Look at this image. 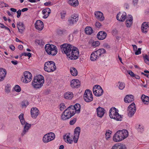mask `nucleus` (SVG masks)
<instances>
[{
    "label": "nucleus",
    "mask_w": 149,
    "mask_h": 149,
    "mask_svg": "<svg viewBox=\"0 0 149 149\" xmlns=\"http://www.w3.org/2000/svg\"><path fill=\"white\" fill-rule=\"evenodd\" d=\"M95 26L97 28H99L101 26V24L99 22H96L95 24Z\"/></svg>",
    "instance_id": "57"
},
{
    "label": "nucleus",
    "mask_w": 149,
    "mask_h": 149,
    "mask_svg": "<svg viewBox=\"0 0 149 149\" xmlns=\"http://www.w3.org/2000/svg\"><path fill=\"white\" fill-rule=\"evenodd\" d=\"M96 111L97 116L100 118H102L105 112V110L103 108L99 107L97 108Z\"/></svg>",
    "instance_id": "16"
},
{
    "label": "nucleus",
    "mask_w": 149,
    "mask_h": 149,
    "mask_svg": "<svg viewBox=\"0 0 149 149\" xmlns=\"http://www.w3.org/2000/svg\"><path fill=\"white\" fill-rule=\"evenodd\" d=\"M135 127L136 129L137 130H141L144 129L143 127L140 125H136Z\"/></svg>",
    "instance_id": "44"
},
{
    "label": "nucleus",
    "mask_w": 149,
    "mask_h": 149,
    "mask_svg": "<svg viewBox=\"0 0 149 149\" xmlns=\"http://www.w3.org/2000/svg\"><path fill=\"white\" fill-rule=\"evenodd\" d=\"M80 82L78 79H73L70 82V85L72 88H78L80 86Z\"/></svg>",
    "instance_id": "15"
},
{
    "label": "nucleus",
    "mask_w": 149,
    "mask_h": 149,
    "mask_svg": "<svg viewBox=\"0 0 149 149\" xmlns=\"http://www.w3.org/2000/svg\"><path fill=\"white\" fill-rule=\"evenodd\" d=\"M143 58L145 62L148 65H149V56L147 55L143 56Z\"/></svg>",
    "instance_id": "42"
},
{
    "label": "nucleus",
    "mask_w": 149,
    "mask_h": 149,
    "mask_svg": "<svg viewBox=\"0 0 149 149\" xmlns=\"http://www.w3.org/2000/svg\"><path fill=\"white\" fill-rule=\"evenodd\" d=\"M44 5L46 6L49 5H52V3L51 2L49 1L48 2H46L44 3Z\"/></svg>",
    "instance_id": "59"
},
{
    "label": "nucleus",
    "mask_w": 149,
    "mask_h": 149,
    "mask_svg": "<svg viewBox=\"0 0 149 149\" xmlns=\"http://www.w3.org/2000/svg\"><path fill=\"white\" fill-rule=\"evenodd\" d=\"M9 48L12 51L14 50L15 49V47L13 45H11L10 46Z\"/></svg>",
    "instance_id": "62"
},
{
    "label": "nucleus",
    "mask_w": 149,
    "mask_h": 149,
    "mask_svg": "<svg viewBox=\"0 0 149 149\" xmlns=\"http://www.w3.org/2000/svg\"><path fill=\"white\" fill-rule=\"evenodd\" d=\"M77 120L76 118H74V119L70 120V125H73L75 123Z\"/></svg>",
    "instance_id": "53"
},
{
    "label": "nucleus",
    "mask_w": 149,
    "mask_h": 149,
    "mask_svg": "<svg viewBox=\"0 0 149 149\" xmlns=\"http://www.w3.org/2000/svg\"><path fill=\"white\" fill-rule=\"evenodd\" d=\"M14 89L17 92H20L21 91L20 87L18 85H16L15 86Z\"/></svg>",
    "instance_id": "45"
},
{
    "label": "nucleus",
    "mask_w": 149,
    "mask_h": 149,
    "mask_svg": "<svg viewBox=\"0 0 149 149\" xmlns=\"http://www.w3.org/2000/svg\"><path fill=\"white\" fill-rule=\"evenodd\" d=\"M138 0H133V3L134 6H137Z\"/></svg>",
    "instance_id": "58"
},
{
    "label": "nucleus",
    "mask_w": 149,
    "mask_h": 149,
    "mask_svg": "<svg viewBox=\"0 0 149 149\" xmlns=\"http://www.w3.org/2000/svg\"><path fill=\"white\" fill-rule=\"evenodd\" d=\"M44 81L43 76L41 75H38L34 77L32 85L34 88H40L43 86Z\"/></svg>",
    "instance_id": "2"
},
{
    "label": "nucleus",
    "mask_w": 149,
    "mask_h": 149,
    "mask_svg": "<svg viewBox=\"0 0 149 149\" xmlns=\"http://www.w3.org/2000/svg\"><path fill=\"white\" fill-rule=\"evenodd\" d=\"M111 149H126V148L125 145L122 144H116L112 147Z\"/></svg>",
    "instance_id": "32"
},
{
    "label": "nucleus",
    "mask_w": 149,
    "mask_h": 149,
    "mask_svg": "<svg viewBox=\"0 0 149 149\" xmlns=\"http://www.w3.org/2000/svg\"><path fill=\"white\" fill-rule=\"evenodd\" d=\"M68 3L70 6L73 7L77 6L79 4L78 0H69L68 1Z\"/></svg>",
    "instance_id": "31"
},
{
    "label": "nucleus",
    "mask_w": 149,
    "mask_h": 149,
    "mask_svg": "<svg viewBox=\"0 0 149 149\" xmlns=\"http://www.w3.org/2000/svg\"><path fill=\"white\" fill-rule=\"evenodd\" d=\"M134 100V97L132 95H126L124 99V102L126 103H130Z\"/></svg>",
    "instance_id": "24"
},
{
    "label": "nucleus",
    "mask_w": 149,
    "mask_h": 149,
    "mask_svg": "<svg viewBox=\"0 0 149 149\" xmlns=\"http://www.w3.org/2000/svg\"><path fill=\"white\" fill-rule=\"evenodd\" d=\"M126 14L125 13H122L119 12L116 16V19L119 21L123 22L125 19Z\"/></svg>",
    "instance_id": "18"
},
{
    "label": "nucleus",
    "mask_w": 149,
    "mask_h": 149,
    "mask_svg": "<svg viewBox=\"0 0 149 149\" xmlns=\"http://www.w3.org/2000/svg\"><path fill=\"white\" fill-rule=\"evenodd\" d=\"M3 26V28H4L6 30H8V31H9V33H11V31L10 30V29L7 27L6 26L4 25Z\"/></svg>",
    "instance_id": "61"
},
{
    "label": "nucleus",
    "mask_w": 149,
    "mask_h": 149,
    "mask_svg": "<svg viewBox=\"0 0 149 149\" xmlns=\"http://www.w3.org/2000/svg\"><path fill=\"white\" fill-rule=\"evenodd\" d=\"M61 50L72 60L77 59L79 56L77 48L69 44L64 43L60 46Z\"/></svg>",
    "instance_id": "1"
},
{
    "label": "nucleus",
    "mask_w": 149,
    "mask_h": 149,
    "mask_svg": "<svg viewBox=\"0 0 149 149\" xmlns=\"http://www.w3.org/2000/svg\"><path fill=\"white\" fill-rule=\"evenodd\" d=\"M70 72L71 74L73 76H76L78 74L77 70L74 67H71L70 68Z\"/></svg>",
    "instance_id": "36"
},
{
    "label": "nucleus",
    "mask_w": 149,
    "mask_h": 149,
    "mask_svg": "<svg viewBox=\"0 0 149 149\" xmlns=\"http://www.w3.org/2000/svg\"><path fill=\"white\" fill-rule=\"evenodd\" d=\"M50 92V90H46L44 91V94L46 95L48 94Z\"/></svg>",
    "instance_id": "60"
},
{
    "label": "nucleus",
    "mask_w": 149,
    "mask_h": 149,
    "mask_svg": "<svg viewBox=\"0 0 149 149\" xmlns=\"http://www.w3.org/2000/svg\"><path fill=\"white\" fill-rule=\"evenodd\" d=\"M19 119L21 124L22 125H24L25 121L24 118V114L22 113H21L19 116Z\"/></svg>",
    "instance_id": "37"
},
{
    "label": "nucleus",
    "mask_w": 149,
    "mask_h": 149,
    "mask_svg": "<svg viewBox=\"0 0 149 149\" xmlns=\"http://www.w3.org/2000/svg\"><path fill=\"white\" fill-rule=\"evenodd\" d=\"M70 133L66 134L65 135H64L63 137L64 139H65V137L67 139V141L68 143L70 144L72 143L73 142V140L72 138L70 137Z\"/></svg>",
    "instance_id": "34"
},
{
    "label": "nucleus",
    "mask_w": 149,
    "mask_h": 149,
    "mask_svg": "<svg viewBox=\"0 0 149 149\" xmlns=\"http://www.w3.org/2000/svg\"><path fill=\"white\" fill-rule=\"evenodd\" d=\"M17 18H19L21 14V10L19 9L17 12Z\"/></svg>",
    "instance_id": "56"
},
{
    "label": "nucleus",
    "mask_w": 149,
    "mask_h": 149,
    "mask_svg": "<svg viewBox=\"0 0 149 149\" xmlns=\"http://www.w3.org/2000/svg\"><path fill=\"white\" fill-rule=\"evenodd\" d=\"M65 106L63 103H61L60 104V109L61 111L63 110L64 109H65Z\"/></svg>",
    "instance_id": "49"
},
{
    "label": "nucleus",
    "mask_w": 149,
    "mask_h": 149,
    "mask_svg": "<svg viewBox=\"0 0 149 149\" xmlns=\"http://www.w3.org/2000/svg\"><path fill=\"white\" fill-rule=\"evenodd\" d=\"M56 69L55 63L52 61H49L46 62L44 65V70L48 72H53Z\"/></svg>",
    "instance_id": "7"
},
{
    "label": "nucleus",
    "mask_w": 149,
    "mask_h": 149,
    "mask_svg": "<svg viewBox=\"0 0 149 149\" xmlns=\"http://www.w3.org/2000/svg\"><path fill=\"white\" fill-rule=\"evenodd\" d=\"M39 111L36 107L32 108L31 110V117L33 118H36L39 114Z\"/></svg>",
    "instance_id": "17"
},
{
    "label": "nucleus",
    "mask_w": 149,
    "mask_h": 149,
    "mask_svg": "<svg viewBox=\"0 0 149 149\" xmlns=\"http://www.w3.org/2000/svg\"><path fill=\"white\" fill-rule=\"evenodd\" d=\"M106 53V51L104 49H99L92 53L90 57V59L92 61H95L101 56L102 55Z\"/></svg>",
    "instance_id": "4"
},
{
    "label": "nucleus",
    "mask_w": 149,
    "mask_h": 149,
    "mask_svg": "<svg viewBox=\"0 0 149 149\" xmlns=\"http://www.w3.org/2000/svg\"><path fill=\"white\" fill-rule=\"evenodd\" d=\"M80 131H74L73 139L74 142L76 143L77 142L80 134Z\"/></svg>",
    "instance_id": "29"
},
{
    "label": "nucleus",
    "mask_w": 149,
    "mask_h": 149,
    "mask_svg": "<svg viewBox=\"0 0 149 149\" xmlns=\"http://www.w3.org/2000/svg\"><path fill=\"white\" fill-rule=\"evenodd\" d=\"M106 33L104 31L99 32L97 35V38L100 40H102L104 39L106 37Z\"/></svg>",
    "instance_id": "23"
},
{
    "label": "nucleus",
    "mask_w": 149,
    "mask_h": 149,
    "mask_svg": "<svg viewBox=\"0 0 149 149\" xmlns=\"http://www.w3.org/2000/svg\"><path fill=\"white\" fill-rule=\"evenodd\" d=\"M129 17L127 18L126 21V24L127 27L130 28L132 25L133 23V17L130 15H129Z\"/></svg>",
    "instance_id": "25"
},
{
    "label": "nucleus",
    "mask_w": 149,
    "mask_h": 149,
    "mask_svg": "<svg viewBox=\"0 0 149 149\" xmlns=\"http://www.w3.org/2000/svg\"><path fill=\"white\" fill-rule=\"evenodd\" d=\"M74 95L71 92L68 91L65 93L64 95V97L67 100H71L73 97Z\"/></svg>",
    "instance_id": "26"
},
{
    "label": "nucleus",
    "mask_w": 149,
    "mask_h": 149,
    "mask_svg": "<svg viewBox=\"0 0 149 149\" xmlns=\"http://www.w3.org/2000/svg\"><path fill=\"white\" fill-rule=\"evenodd\" d=\"M112 133V131H107L105 133V138L107 140H108L111 137V135Z\"/></svg>",
    "instance_id": "40"
},
{
    "label": "nucleus",
    "mask_w": 149,
    "mask_h": 149,
    "mask_svg": "<svg viewBox=\"0 0 149 149\" xmlns=\"http://www.w3.org/2000/svg\"><path fill=\"white\" fill-rule=\"evenodd\" d=\"M118 110L114 107H112L109 111V116L111 118L114 119L118 121H120L122 117L118 113Z\"/></svg>",
    "instance_id": "6"
},
{
    "label": "nucleus",
    "mask_w": 149,
    "mask_h": 149,
    "mask_svg": "<svg viewBox=\"0 0 149 149\" xmlns=\"http://www.w3.org/2000/svg\"><path fill=\"white\" fill-rule=\"evenodd\" d=\"M83 97L85 101L87 102H90L93 100L92 92L89 89H87L85 91Z\"/></svg>",
    "instance_id": "9"
},
{
    "label": "nucleus",
    "mask_w": 149,
    "mask_h": 149,
    "mask_svg": "<svg viewBox=\"0 0 149 149\" xmlns=\"http://www.w3.org/2000/svg\"><path fill=\"white\" fill-rule=\"evenodd\" d=\"M5 90L6 92H7L8 93L9 92H10V86L7 84L5 87Z\"/></svg>",
    "instance_id": "47"
},
{
    "label": "nucleus",
    "mask_w": 149,
    "mask_h": 149,
    "mask_svg": "<svg viewBox=\"0 0 149 149\" xmlns=\"http://www.w3.org/2000/svg\"><path fill=\"white\" fill-rule=\"evenodd\" d=\"M35 28L39 31L42 30L44 27L43 22L40 20H37L35 24Z\"/></svg>",
    "instance_id": "19"
},
{
    "label": "nucleus",
    "mask_w": 149,
    "mask_h": 149,
    "mask_svg": "<svg viewBox=\"0 0 149 149\" xmlns=\"http://www.w3.org/2000/svg\"><path fill=\"white\" fill-rule=\"evenodd\" d=\"M95 15L96 18L100 21H103L104 19L103 14L101 12L96 11L95 13Z\"/></svg>",
    "instance_id": "20"
},
{
    "label": "nucleus",
    "mask_w": 149,
    "mask_h": 149,
    "mask_svg": "<svg viewBox=\"0 0 149 149\" xmlns=\"http://www.w3.org/2000/svg\"><path fill=\"white\" fill-rule=\"evenodd\" d=\"M127 72L128 74L132 77H134L135 76V74L131 70H129Z\"/></svg>",
    "instance_id": "54"
},
{
    "label": "nucleus",
    "mask_w": 149,
    "mask_h": 149,
    "mask_svg": "<svg viewBox=\"0 0 149 149\" xmlns=\"http://www.w3.org/2000/svg\"><path fill=\"white\" fill-rule=\"evenodd\" d=\"M141 48H139L137 50H135L136 51L135 52V54L136 55L140 54L141 53Z\"/></svg>",
    "instance_id": "55"
},
{
    "label": "nucleus",
    "mask_w": 149,
    "mask_h": 149,
    "mask_svg": "<svg viewBox=\"0 0 149 149\" xmlns=\"http://www.w3.org/2000/svg\"><path fill=\"white\" fill-rule=\"evenodd\" d=\"M93 30L92 28L90 26L86 27L85 29V33L88 35H91L93 33Z\"/></svg>",
    "instance_id": "35"
},
{
    "label": "nucleus",
    "mask_w": 149,
    "mask_h": 149,
    "mask_svg": "<svg viewBox=\"0 0 149 149\" xmlns=\"http://www.w3.org/2000/svg\"><path fill=\"white\" fill-rule=\"evenodd\" d=\"M45 49L48 54L52 56L56 55L58 52V49L56 46L52 44L46 45Z\"/></svg>",
    "instance_id": "5"
},
{
    "label": "nucleus",
    "mask_w": 149,
    "mask_h": 149,
    "mask_svg": "<svg viewBox=\"0 0 149 149\" xmlns=\"http://www.w3.org/2000/svg\"><path fill=\"white\" fill-rule=\"evenodd\" d=\"M29 104V102L27 101H23L22 102V105L23 107H26Z\"/></svg>",
    "instance_id": "46"
},
{
    "label": "nucleus",
    "mask_w": 149,
    "mask_h": 149,
    "mask_svg": "<svg viewBox=\"0 0 149 149\" xmlns=\"http://www.w3.org/2000/svg\"><path fill=\"white\" fill-rule=\"evenodd\" d=\"M10 10L12 12H17V10L16 9L11 8H10Z\"/></svg>",
    "instance_id": "64"
},
{
    "label": "nucleus",
    "mask_w": 149,
    "mask_h": 149,
    "mask_svg": "<svg viewBox=\"0 0 149 149\" xmlns=\"http://www.w3.org/2000/svg\"><path fill=\"white\" fill-rule=\"evenodd\" d=\"M102 88L99 85H96L94 86L93 88V91L95 90H97V89H99Z\"/></svg>",
    "instance_id": "50"
},
{
    "label": "nucleus",
    "mask_w": 149,
    "mask_h": 149,
    "mask_svg": "<svg viewBox=\"0 0 149 149\" xmlns=\"http://www.w3.org/2000/svg\"><path fill=\"white\" fill-rule=\"evenodd\" d=\"M93 92L94 95L97 97L101 96L103 93V91L102 88L95 90Z\"/></svg>",
    "instance_id": "30"
},
{
    "label": "nucleus",
    "mask_w": 149,
    "mask_h": 149,
    "mask_svg": "<svg viewBox=\"0 0 149 149\" xmlns=\"http://www.w3.org/2000/svg\"><path fill=\"white\" fill-rule=\"evenodd\" d=\"M68 111L71 114L72 116H73L76 113H79L80 111V105L77 103L74 105H71L68 107L67 109Z\"/></svg>",
    "instance_id": "8"
},
{
    "label": "nucleus",
    "mask_w": 149,
    "mask_h": 149,
    "mask_svg": "<svg viewBox=\"0 0 149 149\" xmlns=\"http://www.w3.org/2000/svg\"><path fill=\"white\" fill-rule=\"evenodd\" d=\"M55 138L54 134L52 132H50L44 135L42 139V140L44 143H47L54 140Z\"/></svg>",
    "instance_id": "11"
},
{
    "label": "nucleus",
    "mask_w": 149,
    "mask_h": 149,
    "mask_svg": "<svg viewBox=\"0 0 149 149\" xmlns=\"http://www.w3.org/2000/svg\"><path fill=\"white\" fill-rule=\"evenodd\" d=\"M0 5L1 6V8H3L4 7H8L9 6L8 5L5 3L3 1H1L0 3Z\"/></svg>",
    "instance_id": "48"
},
{
    "label": "nucleus",
    "mask_w": 149,
    "mask_h": 149,
    "mask_svg": "<svg viewBox=\"0 0 149 149\" xmlns=\"http://www.w3.org/2000/svg\"><path fill=\"white\" fill-rule=\"evenodd\" d=\"M103 46L104 48L107 49H109L110 47V45L106 43L103 44Z\"/></svg>",
    "instance_id": "52"
},
{
    "label": "nucleus",
    "mask_w": 149,
    "mask_h": 149,
    "mask_svg": "<svg viewBox=\"0 0 149 149\" xmlns=\"http://www.w3.org/2000/svg\"><path fill=\"white\" fill-rule=\"evenodd\" d=\"M6 73V71L5 69L0 68V82L4 79Z\"/></svg>",
    "instance_id": "22"
},
{
    "label": "nucleus",
    "mask_w": 149,
    "mask_h": 149,
    "mask_svg": "<svg viewBox=\"0 0 149 149\" xmlns=\"http://www.w3.org/2000/svg\"><path fill=\"white\" fill-rule=\"evenodd\" d=\"M51 11L50 9L48 8L43 9L42 11V14L44 15L43 18L45 19L47 18L50 14Z\"/></svg>",
    "instance_id": "27"
},
{
    "label": "nucleus",
    "mask_w": 149,
    "mask_h": 149,
    "mask_svg": "<svg viewBox=\"0 0 149 149\" xmlns=\"http://www.w3.org/2000/svg\"><path fill=\"white\" fill-rule=\"evenodd\" d=\"M136 108L135 104L134 102H133L128 107L127 110L128 116L130 117H132L136 112Z\"/></svg>",
    "instance_id": "12"
},
{
    "label": "nucleus",
    "mask_w": 149,
    "mask_h": 149,
    "mask_svg": "<svg viewBox=\"0 0 149 149\" xmlns=\"http://www.w3.org/2000/svg\"><path fill=\"white\" fill-rule=\"evenodd\" d=\"M17 26L19 32L22 33L25 29L23 23L20 22H18L17 23Z\"/></svg>",
    "instance_id": "28"
},
{
    "label": "nucleus",
    "mask_w": 149,
    "mask_h": 149,
    "mask_svg": "<svg viewBox=\"0 0 149 149\" xmlns=\"http://www.w3.org/2000/svg\"><path fill=\"white\" fill-rule=\"evenodd\" d=\"M78 19L79 17L77 15L74 14L72 15L71 18H70L68 20L69 25L71 26L76 24Z\"/></svg>",
    "instance_id": "13"
},
{
    "label": "nucleus",
    "mask_w": 149,
    "mask_h": 149,
    "mask_svg": "<svg viewBox=\"0 0 149 149\" xmlns=\"http://www.w3.org/2000/svg\"><path fill=\"white\" fill-rule=\"evenodd\" d=\"M68 110L66 109L62 114L61 118L63 120L68 119L72 117Z\"/></svg>",
    "instance_id": "14"
},
{
    "label": "nucleus",
    "mask_w": 149,
    "mask_h": 149,
    "mask_svg": "<svg viewBox=\"0 0 149 149\" xmlns=\"http://www.w3.org/2000/svg\"><path fill=\"white\" fill-rule=\"evenodd\" d=\"M11 62L14 65H16L18 63L17 61H11Z\"/></svg>",
    "instance_id": "63"
},
{
    "label": "nucleus",
    "mask_w": 149,
    "mask_h": 149,
    "mask_svg": "<svg viewBox=\"0 0 149 149\" xmlns=\"http://www.w3.org/2000/svg\"><path fill=\"white\" fill-rule=\"evenodd\" d=\"M100 45V43L99 41H93L92 43V46L94 47H96Z\"/></svg>",
    "instance_id": "39"
},
{
    "label": "nucleus",
    "mask_w": 149,
    "mask_h": 149,
    "mask_svg": "<svg viewBox=\"0 0 149 149\" xmlns=\"http://www.w3.org/2000/svg\"><path fill=\"white\" fill-rule=\"evenodd\" d=\"M142 102L145 104H148L149 103V97L144 95H142L141 97Z\"/></svg>",
    "instance_id": "33"
},
{
    "label": "nucleus",
    "mask_w": 149,
    "mask_h": 149,
    "mask_svg": "<svg viewBox=\"0 0 149 149\" xmlns=\"http://www.w3.org/2000/svg\"><path fill=\"white\" fill-rule=\"evenodd\" d=\"M66 31L65 30H59L58 31V33L59 35H61L63 34Z\"/></svg>",
    "instance_id": "51"
},
{
    "label": "nucleus",
    "mask_w": 149,
    "mask_h": 149,
    "mask_svg": "<svg viewBox=\"0 0 149 149\" xmlns=\"http://www.w3.org/2000/svg\"><path fill=\"white\" fill-rule=\"evenodd\" d=\"M25 126L24 127V130H28L31 127V125L30 124L25 122Z\"/></svg>",
    "instance_id": "38"
},
{
    "label": "nucleus",
    "mask_w": 149,
    "mask_h": 149,
    "mask_svg": "<svg viewBox=\"0 0 149 149\" xmlns=\"http://www.w3.org/2000/svg\"><path fill=\"white\" fill-rule=\"evenodd\" d=\"M35 42L40 46L43 45L44 44V42L42 40H36Z\"/></svg>",
    "instance_id": "41"
},
{
    "label": "nucleus",
    "mask_w": 149,
    "mask_h": 149,
    "mask_svg": "<svg viewBox=\"0 0 149 149\" xmlns=\"http://www.w3.org/2000/svg\"><path fill=\"white\" fill-rule=\"evenodd\" d=\"M118 83H120V84L119 86V88L120 90L123 89L125 87V84L123 82H118Z\"/></svg>",
    "instance_id": "43"
},
{
    "label": "nucleus",
    "mask_w": 149,
    "mask_h": 149,
    "mask_svg": "<svg viewBox=\"0 0 149 149\" xmlns=\"http://www.w3.org/2000/svg\"><path fill=\"white\" fill-rule=\"evenodd\" d=\"M148 23L146 22H143L141 27L142 31L145 33H147L148 30Z\"/></svg>",
    "instance_id": "21"
},
{
    "label": "nucleus",
    "mask_w": 149,
    "mask_h": 149,
    "mask_svg": "<svg viewBox=\"0 0 149 149\" xmlns=\"http://www.w3.org/2000/svg\"><path fill=\"white\" fill-rule=\"evenodd\" d=\"M128 135V131H117L114 134L113 139L115 142H119L126 138Z\"/></svg>",
    "instance_id": "3"
},
{
    "label": "nucleus",
    "mask_w": 149,
    "mask_h": 149,
    "mask_svg": "<svg viewBox=\"0 0 149 149\" xmlns=\"http://www.w3.org/2000/svg\"><path fill=\"white\" fill-rule=\"evenodd\" d=\"M24 77L22 79V80L25 83L30 82L32 78L31 74L29 71H25L24 72Z\"/></svg>",
    "instance_id": "10"
}]
</instances>
